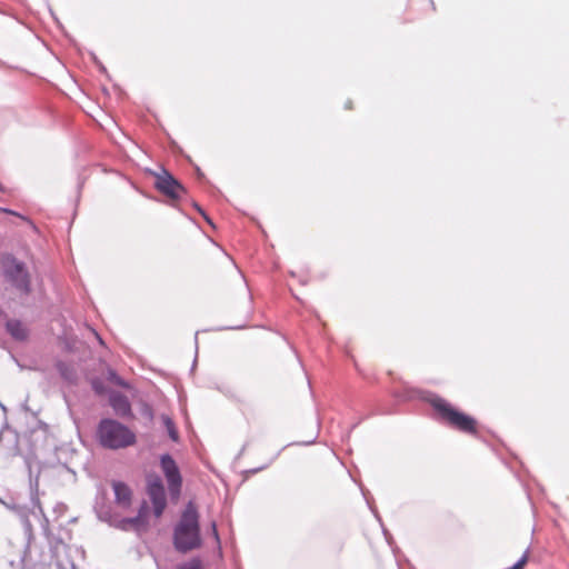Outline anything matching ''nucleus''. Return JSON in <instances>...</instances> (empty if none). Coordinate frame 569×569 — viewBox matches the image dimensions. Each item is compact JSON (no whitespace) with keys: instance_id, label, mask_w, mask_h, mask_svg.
<instances>
[{"instance_id":"nucleus-6","label":"nucleus","mask_w":569,"mask_h":569,"mask_svg":"<svg viewBox=\"0 0 569 569\" xmlns=\"http://www.w3.org/2000/svg\"><path fill=\"white\" fill-rule=\"evenodd\" d=\"M161 468L168 482V489L173 499L180 496L182 479L176 461L171 456L164 455L161 457Z\"/></svg>"},{"instance_id":"nucleus-5","label":"nucleus","mask_w":569,"mask_h":569,"mask_svg":"<svg viewBox=\"0 0 569 569\" xmlns=\"http://www.w3.org/2000/svg\"><path fill=\"white\" fill-rule=\"evenodd\" d=\"M4 271L12 283L23 293L30 291V278L23 263L17 261L14 258H8L4 262Z\"/></svg>"},{"instance_id":"nucleus-11","label":"nucleus","mask_w":569,"mask_h":569,"mask_svg":"<svg viewBox=\"0 0 569 569\" xmlns=\"http://www.w3.org/2000/svg\"><path fill=\"white\" fill-rule=\"evenodd\" d=\"M7 330L17 340H23L27 338L26 327L18 320H9L7 322Z\"/></svg>"},{"instance_id":"nucleus-9","label":"nucleus","mask_w":569,"mask_h":569,"mask_svg":"<svg viewBox=\"0 0 569 569\" xmlns=\"http://www.w3.org/2000/svg\"><path fill=\"white\" fill-rule=\"evenodd\" d=\"M110 405L117 415L121 417L129 416L131 413V406L128 398L121 393H113L110 397Z\"/></svg>"},{"instance_id":"nucleus-7","label":"nucleus","mask_w":569,"mask_h":569,"mask_svg":"<svg viewBox=\"0 0 569 569\" xmlns=\"http://www.w3.org/2000/svg\"><path fill=\"white\" fill-rule=\"evenodd\" d=\"M148 495L153 505L156 517H160L166 509V493L162 481L159 477H150L148 479Z\"/></svg>"},{"instance_id":"nucleus-8","label":"nucleus","mask_w":569,"mask_h":569,"mask_svg":"<svg viewBox=\"0 0 569 569\" xmlns=\"http://www.w3.org/2000/svg\"><path fill=\"white\" fill-rule=\"evenodd\" d=\"M112 488H113L114 496H116V502L120 507L128 508L131 503V497H132V492H131L130 488L121 481H113Z\"/></svg>"},{"instance_id":"nucleus-3","label":"nucleus","mask_w":569,"mask_h":569,"mask_svg":"<svg viewBox=\"0 0 569 569\" xmlns=\"http://www.w3.org/2000/svg\"><path fill=\"white\" fill-rule=\"evenodd\" d=\"M98 438L104 448L121 449L136 443V435L122 423L103 419L98 427Z\"/></svg>"},{"instance_id":"nucleus-12","label":"nucleus","mask_w":569,"mask_h":569,"mask_svg":"<svg viewBox=\"0 0 569 569\" xmlns=\"http://www.w3.org/2000/svg\"><path fill=\"white\" fill-rule=\"evenodd\" d=\"M143 520L141 517V512L137 517L133 518H127L121 520V528L124 530L128 529H137L142 525Z\"/></svg>"},{"instance_id":"nucleus-14","label":"nucleus","mask_w":569,"mask_h":569,"mask_svg":"<svg viewBox=\"0 0 569 569\" xmlns=\"http://www.w3.org/2000/svg\"><path fill=\"white\" fill-rule=\"evenodd\" d=\"M163 422H164V426L168 430V433L170 436V438L173 440V441H177L178 440V431L174 427V423L173 421L169 418V417H163Z\"/></svg>"},{"instance_id":"nucleus-1","label":"nucleus","mask_w":569,"mask_h":569,"mask_svg":"<svg viewBox=\"0 0 569 569\" xmlns=\"http://www.w3.org/2000/svg\"><path fill=\"white\" fill-rule=\"evenodd\" d=\"M173 545L178 551L183 553L201 546L199 515L192 502L187 505L174 529Z\"/></svg>"},{"instance_id":"nucleus-17","label":"nucleus","mask_w":569,"mask_h":569,"mask_svg":"<svg viewBox=\"0 0 569 569\" xmlns=\"http://www.w3.org/2000/svg\"><path fill=\"white\" fill-rule=\"evenodd\" d=\"M0 211L8 212V213H13V211H10V210H7V209H1V208H0Z\"/></svg>"},{"instance_id":"nucleus-2","label":"nucleus","mask_w":569,"mask_h":569,"mask_svg":"<svg viewBox=\"0 0 569 569\" xmlns=\"http://www.w3.org/2000/svg\"><path fill=\"white\" fill-rule=\"evenodd\" d=\"M431 406L436 410L438 419L446 426L470 436L479 433L477 419L461 411L446 399L437 397L431 400Z\"/></svg>"},{"instance_id":"nucleus-16","label":"nucleus","mask_w":569,"mask_h":569,"mask_svg":"<svg viewBox=\"0 0 569 569\" xmlns=\"http://www.w3.org/2000/svg\"><path fill=\"white\" fill-rule=\"evenodd\" d=\"M194 207L197 208V210L206 218L207 221H209V218L204 214V212L201 210L200 207H198L197 204H194Z\"/></svg>"},{"instance_id":"nucleus-13","label":"nucleus","mask_w":569,"mask_h":569,"mask_svg":"<svg viewBox=\"0 0 569 569\" xmlns=\"http://www.w3.org/2000/svg\"><path fill=\"white\" fill-rule=\"evenodd\" d=\"M176 569H202V562L199 558H192L189 561L178 565Z\"/></svg>"},{"instance_id":"nucleus-10","label":"nucleus","mask_w":569,"mask_h":569,"mask_svg":"<svg viewBox=\"0 0 569 569\" xmlns=\"http://www.w3.org/2000/svg\"><path fill=\"white\" fill-rule=\"evenodd\" d=\"M54 561L60 569H74V563L70 558V550L64 545L56 547Z\"/></svg>"},{"instance_id":"nucleus-15","label":"nucleus","mask_w":569,"mask_h":569,"mask_svg":"<svg viewBox=\"0 0 569 569\" xmlns=\"http://www.w3.org/2000/svg\"><path fill=\"white\" fill-rule=\"evenodd\" d=\"M211 527H212V533H213V536H214V539H216L217 541H219V536H218V530H217V526H216V523H214V522H212Z\"/></svg>"},{"instance_id":"nucleus-4","label":"nucleus","mask_w":569,"mask_h":569,"mask_svg":"<svg viewBox=\"0 0 569 569\" xmlns=\"http://www.w3.org/2000/svg\"><path fill=\"white\" fill-rule=\"evenodd\" d=\"M154 187L157 190L172 202L180 200L187 192L184 187L167 170L154 173Z\"/></svg>"}]
</instances>
